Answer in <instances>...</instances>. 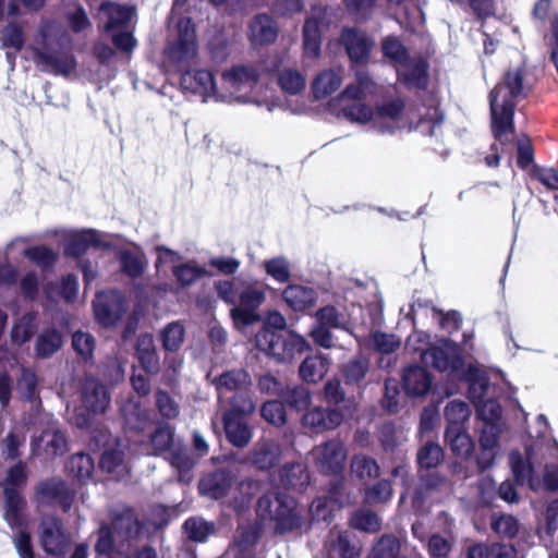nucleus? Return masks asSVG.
Here are the masks:
<instances>
[{"label": "nucleus", "instance_id": "12", "mask_svg": "<svg viewBox=\"0 0 558 558\" xmlns=\"http://www.w3.org/2000/svg\"><path fill=\"white\" fill-rule=\"evenodd\" d=\"M93 307L97 322L104 327L114 326L126 312L124 296L117 290L96 294Z\"/></svg>", "mask_w": 558, "mask_h": 558}, {"label": "nucleus", "instance_id": "62", "mask_svg": "<svg viewBox=\"0 0 558 558\" xmlns=\"http://www.w3.org/2000/svg\"><path fill=\"white\" fill-rule=\"evenodd\" d=\"M316 320L328 328H342L344 326L339 312L330 305L322 307L316 312Z\"/></svg>", "mask_w": 558, "mask_h": 558}, {"label": "nucleus", "instance_id": "28", "mask_svg": "<svg viewBox=\"0 0 558 558\" xmlns=\"http://www.w3.org/2000/svg\"><path fill=\"white\" fill-rule=\"evenodd\" d=\"M232 485V478L226 472H215L203 477L199 482V492L204 496L214 499L222 498L227 495Z\"/></svg>", "mask_w": 558, "mask_h": 558}, {"label": "nucleus", "instance_id": "43", "mask_svg": "<svg viewBox=\"0 0 558 558\" xmlns=\"http://www.w3.org/2000/svg\"><path fill=\"white\" fill-rule=\"evenodd\" d=\"M44 445L47 454L63 453L66 448V439L60 430L48 429L43 433L38 441L34 446L39 447Z\"/></svg>", "mask_w": 558, "mask_h": 558}, {"label": "nucleus", "instance_id": "7", "mask_svg": "<svg viewBox=\"0 0 558 558\" xmlns=\"http://www.w3.org/2000/svg\"><path fill=\"white\" fill-rule=\"evenodd\" d=\"M257 513L263 520L274 522L280 533L299 530L304 524L302 510L295 499L287 495H278L274 499L262 497L257 502Z\"/></svg>", "mask_w": 558, "mask_h": 558}, {"label": "nucleus", "instance_id": "24", "mask_svg": "<svg viewBox=\"0 0 558 558\" xmlns=\"http://www.w3.org/2000/svg\"><path fill=\"white\" fill-rule=\"evenodd\" d=\"M284 450L274 440L258 442L252 452L253 463L260 470L276 466L283 457Z\"/></svg>", "mask_w": 558, "mask_h": 558}, {"label": "nucleus", "instance_id": "3", "mask_svg": "<svg viewBox=\"0 0 558 558\" xmlns=\"http://www.w3.org/2000/svg\"><path fill=\"white\" fill-rule=\"evenodd\" d=\"M522 66L509 69L489 94L492 128L495 138L504 143V136L514 132L513 116L517 102L526 96Z\"/></svg>", "mask_w": 558, "mask_h": 558}, {"label": "nucleus", "instance_id": "21", "mask_svg": "<svg viewBox=\"0 0 558 558\" xmlns=\"http://www.w3.org/2000/svg\"><path fill=\"white\" fill-rule=\"evenodd\" d=\"M132 9L116 2H104L98 12L99 21L107 33L113 32L120 26L126 25L132 17Z\"/></svg>", "mask_w": 558, "mask_h": 558}, {"label": "nucleus", "instance_id": "33", "mask_svg": "<svg viewBox=\"0 0 558 558\" xmlns=\"http://www.w3.org/2000/svg\"><path fill=\"white\" fill-rule=\"evenodd\" d=\"M38 328V314L28 312L24 314L11 329V338L14 344L21 345L27 342Z\"/></svg>", "mask_w": 558, "mask_h": 558}, {"label": "nucleus", "instance_id": "20", "mask_svg": "<svg viewBox=\"0 0 558 558\" xmlns=\"http://www.w3.org/2000/svg\"><path fill=\"white\" fill-rule=\"evenodd\" d=\"M282 299L291 310L302 312L316 304L318 293L311 287L290 284L282 291Z\"/></svg>", "mask_w": 558, "mask_h": 558}, {"label": "nucleus", "instance_id": "45", "mask_svg": "<svg viewBox=\"0 0 558 558\" xmlns=\"http://www.w3.org/2000/svg\"><path fill=\"white\" fill-rule=\"evenodd\" d=\"M470 409L463 401L453 400L445 409V415L448 422L447 427H463V423L470 417Z\"/></svg>", "mask_w": 558, "mask_h": 558}, {"label": "nucleus", "instance_id": "25", "mask_svg": "<svg viewBox=\"0 0 558 558\" xmlns=\"http://www.w3.org/2000/svg\"><path fill=\"white\" fill-rule=\"evenodd\" d=\"M343 418L344 414L339 410H324L316 408L303 416V424L304 426L315 430H324L337 427Z\"/></svg>", "mask_w": 558, "mask_h": 558}, {"label": "nucleus", "instance_id": "44", "mask_svg": "<svg viewBox=\"0 0 558 558\" xmlns=\"http://www.w3.org/2000/svg\"><path fill=\"white\" fill-rule=\"evenodd\" d=\"M444 459V451L439 444L427 441L417 451V462L421 468H436Z\"/></svg>", "mask_w": 558, "mask_h": 558}, {"label": "nucleus", "instance_id": "30", "mask_svg": "<svg viewBox=\"0 0 558 558\" xmlns=\"http://www.w3.org/2000/svg\"><path fill=\"white\" fill-rule=\"evenodd\" d=\"M329 360L317 352L307 356L300 365L301 377L308 383L320 380L328 371Z\"/></svg>", "mask_w": 558, "mask_h": 558}, {"label": "nucleus", "instance_id": "56", "mask_svg": "<svg viewBox=\"0 0 558 558\" xmlns=\"http://www.w3.org/2000/svg\"><path fill=\"white\" fill-rule=\"evenodd\" d=\"M3 48H13L15 52L20 51L24 46V34L22 28L15 24L10 23L2 32L1 37Z\"/></svg>", "mask_w": 558, "mask_h": 558}, {"label": "nucleus", "instance_id": "36", "mask_svg": "<svg viewBox=\"0 0 558 558\" xmlns=\"http://www.w3.org/2000/svg\"><path fill=\"white\" fill-rule=\"evenodd\" d=\"M172 274L182 288L191 287L198 279L207 276V270L195 262H187L172 268Z\"/></svg>", "mask_w": 558, "mask_h": 558}, {"label": "nucleus", "instance_id": "2", "mask_svg": "<svg viewBox=\"0 0 558 558\" xmlns=\"http://www.w3.org/2000/svg\"><path fill=\"white\" fill-rule=\"evenodd\" d=\"M526 460L524 463L517 452L510 454L511 469L518 483H527L533 490L558 489V446L556 444H539L529 448Z\"/></svg>", "mask_w": 558, "mask_h": 558}, {"label": "nucleus", "instance_id": "16", "mask_svg": "<svg viewBox=\"0 0 558 558\" xmlns=\"http://www.w3.org/2000/svg\"><path fill=\"white\" fill-rule=\"evenodd\" d=\"M278 36V25L267 13H259L248 23L247 37L254 46L271 44Z\"/></svg>", "mask_w": 558, "mask_h": 558}, {"label": "nucleus", "instance_id": "27", "mask_svg": "<svg viewBox=\"0 0 558 558\" xmlns=\"http://www.w3.org/2000/svg\"><path fill=\"white\" fill-rule=\"evenodd\" d=\"M225 430L229 441L235 447H245L252 438V433L243 417L227 412L223 416Z\"/></svg>", "mask_w": 558, "mask_h": 558}, {"label": "nucleus", "instance_id": "18", "mask_svg": "<svg viewBox=\"0 0 558 558\" xmlns=\"http://www.w3.org/2000/svg\"><path fill=\"white\" fill-rule=\"evenodd\" d=\"M397 75L408 88L424 89L427 85V63L422 58H411L397 69Z\"/></svg>", "mask_w": 558, "mask_h": 558}, {"label": "nucleus", "instance_id": "51", "mask_svg": "<svg viewBox=\"0 0 558 558\" xmlns=\"http://www.w3.org/2000/svg\"><path fill=\"white\" fill-rule=\"evenodd\" d=\"M351 525L364 532H377L380 529V519L371 510H361L351 518Z\"/></svg>", "mask_w": 558, "mask_h": 558}, {"label": "nucleus", "instance_id": "14", "mask_svg": "<svg viewBox=\"0 0 558 558\" xmlns=\"http://www.w3.org/2000/svg\"><path fill=\"white\" fill-rule=\"evenodd\" d=\"M39 538L43 549L51 556H63L71 539L62 529L61 521L56 517H45L40 523Z\"/></svg>", "mask_w": 558, "mask_h": 558}, {"label": "nucleus", "instance_id": "41", "mask_svg": "<svg viewBox=\"0 0 558 558\" xmlns=\"http://www.w3.org/2000/svg\"><path fill=\"white\" fill-rule=\"evenodd\" d=\"M278 84L280 88L291 95H296L305 87V78L293 69H283L278 74Z\"/></svg>", "mask_w": 558, "mask_h": 558}, {"label": "nucleus", "instance_id": "19", "mask_svg": "<svg viewBox=\"0 0 558 558\" xmlns=\"http://www.w3.org/2000/svg\"><path fill=\"white\" fill-rule=\"evenodd\" d=\"M402 384L408 396L423 397L429 392L433 379L425 368L409 366L403 372Z\"/></svg>", "mask_w": 558, "mask_h": 558}, {"label": "nucleus", "instance_id": "13", "mask_svg": "<svg viewBox=\"0 0 558 558\" xmlns=\"http://www.w3.org/2000/svg\"><path fill=\"white\" fill-rule=\"evenodd\" d=\"M180 86L184 93L199 96L203 102L217 101V96L220 94L213 72L205 69L183 71Z\"/></svg>", "mask_w": 558, "mask_h": 558}, {"label": "nucleus", "instance_id": "55", "mask_svg": "<svg viewBox=\"0 0 558 558\" xmlns=\"http://www.w3.org/2000/svg\"><path fill=\"white\" fill-rule=\"evenodd\" d=\"M208 51L211 59L221 63L227 60L230 54L229 41L222 33H216L208 41Z\"/></svg>", "mask_w": 558, "mask_h": 558}, {"label": "nucleus", "instance_id": "58", "mask_svg": "<svg viewBox=\"0 0 558 558\" xmlns=\"http://www.w3.org/2000/svg\"><path fill=\"white\" fill-rule=\"evenodd\" d=\"M173 440V433L169 426H159L151 436L153 451L147 450L146 453H159L170 448Z\"/></svg>", "mask_w": 558, "mask_h": 558}, {"label": "nucleus", "instance_id": "64", "mask_svg": "<svg viewBox=\"0 0 558 558\" xmlns=\"http://www.w3.org/2000/svg\"><path fill=\"white\" fill-rule=\"evenodd\" d=\"M66 20L71 29L75 33L83 32L90 26L88 15L81 5L76 7L74 10L68 11Z\"/></svg>", "mask_w": 558, "mask_h": 558}, {"label": "nucleus", "instance_id": "42", "mask_svg": "<svg viewBox=\"0 0 558 558\" xmlns=\"http://www.w3.org/2000/svg\"><path fill=\"white\" fill-rule=\"evenodd\" d=\"M23 255L41 269L52 267L58 258V254L52 248L45 245L27 247L24 250Z\"/></svg>", "mask_w": 558, "mask_h": 558}, {"label": "nucleus", "instance_id": "38", "mask_svg": "<svg viewBox=\"0 0 558 558\" xmlns=\"http://www.w3.org/2000/svg\"><path fill=\"white\" fill-rule=\"evenodd\" d=\"M41 494L47 498L56 500L64 511L71 508L73 496L69 493L68 487L62 481H51L41 486Z\"/></svg>", "mask_w": 558, "mask_h": 558}, {"label": "nucleus", "instance_id": "52", "mask_svg": "<svg viewBox=\"0 0 558 558\" xmlns=\"http://www.w3.org/2000/svg\"><path fill=\"white\" fill-rule=\"evenodd\" d=\"M400 543L393 536H384L372 549L368 558H398Z\"/></svg>", "mask_w": 558, "mask_h": 558}, {"label": "nucleus", "instance_id": "34", "mask_svg": "<svg viewBox=\"0 0 558 558\" xmlns=\"http://www.w3.org/2000/svg\"><path fill=\"white\" fill-rule=\"evenodd\" d=\"M119 264L123 274L132 279L140 278L147 267L145 255L131 250H123L119 253Z\"/></svg>", "mask_w": 558, "mask_h": 558}, {"label": "nucleus", "instance_id": "23", "mask_svg": "<svg viewBox=\"0 0 558 558\" xmlns=\"http://www.w3.org/2000/svg\"><path fill=\"white\" fill-rule=\"evenodd\" d=\"M82 401L86 410L102 413L109 404V397L104 386L93 378H87L82 388Z\"/></svg>", "mask_w": 558, "mask_h": 558}, {"label": "nucleus", "instance_id": "31", "mask_svg": "<svg viewBox=\"0 0 558 558\" xmlns=\"http://www.w3.org/2000/svg\"><path fill=\"white\" fill-rule=\"evenodd\" d=\"M90 246H99L98 233L95 230H83L69 238L64 252L66 255L80 257Z\"/></svg>", "mask_w": 558, "mask_h": 558}, {"label": "nucleus", "instance_id": "1", "mask_svg": "<svg viewBox=\"0 0 558 558\" xmlns=\"http://www.w3.org/2000/svg\"><path fill=\"white\" fill-rule=\"evenodd\" d=\"M34 62L41 71L69 76L76 69L71 50V38L59 24L45 21L40 24L32 46Z\"/></svg>", "mask_w": 558, "mask_h": 558}, {"label": "nucleus", "instance_id": "6", "mask_svg": "<svg viewBox=\"0 0 558 558\" xmlns=\"http://www.w3.org/2000/svg\"><path fill=\"white\" fill-rule=\"evenodd\" d=\"M434 315L438 316L440 328L449 333V337L440 339V345H435L430 342V336L423 331H415L409 336L405 343V349H465L473 347L474 332L472 329L464 330L459 339V329L462 324V315L460 312L451 310L444 312L437 307H432Z\"/></svg>", "mask_w": 558, "mask_h": 558}, {"label": "nucleus", "instance_id": "49", "mask_svg": "<svg viewBox=\"0 0 558 558\" xmlns=\"http://www.w3.org/2000/svg\"><path fill=\"white\" fill-rule=\"evenodd\" d=\"M308 473L301 463L286 466L282 472V482L290 487L301 488L308 483Z\"/></svg>", "mask_w": 558, "mask_h": 558}, {"label": "nucleus", "instance_id": "61", "mask_svg": "<svg viewBox=\"0 0 558 558\" xmlns=\"http://www.w3.org/2000/svg\"><path fill=\"white\" fill-rule=\"evenodd\" d=\"M62 344V333L57 328L52 327L39 333L35 349H61Z\"/></svg>", "mask_w": 558, "mask_h": 558}, {"label": "nucleus", "instance_id": "37", "mask_svg": "<svg viewBox=\"0 0 558 558\" xmlns=\"http://www.w3.org/2000/svg\"><path fill=\"white\" fill-rule=\"evenodd\" d=\"M384 57L387 58L396 70L411 59L408 49L396 37H386L381 43Z\"/></svg>", "mask_w": 558, "mask_h": 558}, {"label": "nucleus", "instance_id": "63", "mask_svg": "<svg viewBox=\"0 0 558 558\" xmlns=\"http://www.w3.org/2000/svg\"><path fill=\"white\" fill-rule=\"evenodd\" d=\"M263 417L274 424L281 425L286 422V412L283 404L279 401H268L262 408Z\"/></svg>", "mask_w": 558, "mask_h": 558}, {"label": "nucleus", "instance_id": "50", "mask_svg": "<svg viewBox=\"0 0 558 558\" xmlns=\"http://www.w3.org/2000/svg\"><path fill=\"white\" fill-rule=\"evenodd\" d=\"M352 473L360 480L372 478L378 475V465L374 459L356 456L351 463Z\"/></svg>", "mask_w": 558, "mask_h": 558}, {"label": "nucleus", "instance_id": "9", "mask_svg": "<svg viewBox=\"0 0 558 558\" xmlns=\"http://www.w3.org/2000/svg\"><path fill=\"white\" fill-rule=\"evenodd\" d=\"M266 301V288L257 281L243 284L238 291V302L231 307L230 316L238 329L260 320L258 308Z\"/></svg>", "mask_w": 558, "mask_h": 558}, {"label": "nucleus", "instance_id": "60", "mask_svg": "<svg viewBox=\"0 0 558 558\" xmlns=\"http://www.w3.org/2000/svg\"><path fill=\"white\" fill-rule=\"evenodd\" d=\"M250 383V376L244 371H233L221 375L217 381L218 390L236 389Z\"/></svg>", "mask_w": 558, "mask_h": 558}, {"label": "nucleus", "instance_id": "10", "mask_svg": "<svg viewBox=\"0 0 558 558\" xmlns=\"http://www.w3.org/2000/svg\"><path fill=\"white\" fill-rule=\"evenodd\" d=\"M177 26L178 39L168 47L167 57L178 69L183 70L196 58V35L190 17L180 19Z\"/></svg>", "mask_w": 558, "mask_h": 558}, {"label": "nucleus", "instance_id": "48", "mask_svg": "<svg viewBox=\"0 0 558 558\" xmlns=\"http://www.w3.org/2000/svg\"><path fill=\"white\" fill-rule=\"evenodd\" d=\"M187 536L195 542H204L214 533V525L203 519H189L184 523Z\"/></svg>", "mask_w": 558, "mask_h": 558}, {"label": "nucleus", "instance_id": "15", "mask_svg": "<svg viewBox=\"0 0 558 558\" xmlns=\"http://www.w3.org/2000/svg\"><path fill=\"white\" fill-rule=\"evenodd\" d=\"M404 109V101L395 98L385 101L373 112V126L380 134H393L401 128L400 117Z\"/></svg>", "mask_w": 558, "mask_h": 558}, {"label": "nucleus", "instance_id": "47", "mask_svg": "<svg viewBox=\"0 0 558 558\" xmlns=\"http://www.w3.org/2000/svg\"><path fill=\"white\" fill-rule=\"evenodd\" d=\"M505 430V423L485 424L480 436L481 449H499V437Z\"/></svg>", "mask_w": 558, "mask_h": 558}, {"label": "nucleus", "instance_id": "46", "mask_svg": "<svg viewBox=\"0 0 558 558\" xmlns=\"http://www.w3.org/2000/svg\"><path fill=\"white\" fill-rule=\"evenodd\" d=\"M264 268L268 276L280 283H284L290 280V264L283 256H277L265 260Z\"/></svg>", "mask_w": 558, "mask_h": 558}, {"label": "nucleus", "instance_id": "53", "mask_svg": "<svg viewBox=\"0 0 558 558\" xmlns=\"http://www.w3.org/2000/svg\"><path fill=\"white\" fill-rule=\"evenodd\" d=\"M70 472L80 480H85L90 476L94 471L93 459L84 453L73 456L68 464Z\"/></svg>", "mask_w": 558, "mask_h": 558}, {"label": "nucleus", "instance_id": "29", "mask_svg": "<svg viewBox=\"0 0 558 558\" xmlns=\"http://www.w3.org/2000/svg\"><path fill=\"white\" fill-rule=\"evenodd\" d=\"M446 442L457 457L463 459H468L474 450V442L463 427H447Z\"/></svg>", "mask_w": 558, "mask_h": 558}, {"label": "nucleus", "instance_id": "54", "mask_svg": "<svg viewBox=\"0 0 558 558\" xmlns=\"http://www.w3.org/2000/svg\"><path fill=\"white\" fill-rule=\"evenodd\" d=\"M183 327L178 322L168 324L160 331L162 349H179L183 341Z\"/></svg>", "mask_w": 558, "mask_h": 558}, {"label": "nucleus", "instance_id": "11", "mask_svg": "<svg viewBox=\"0 0 558 558\" xmlns=\"http://www.w3.org/2000/svg\"><path fill=\"white\" fill-rule=\"evenodd\" d=\"M310 459L322 473L337 474L344 466L347 449L339 439H331L313 448Z\"/></svg>", "mask_w": 558, "mask_h": 558}, {"label": "nucleus", "instance_id": "22", "mask_svg": "<svg viewBox=\"0 0 558 558\" xmlns=\"http://www.w3.org/2000/svg\"><path fill=\"white\" fill-rule=\"evenodd\" d=\"M322 10H313L303 26V48L307 57L315 58L320 52Z\"/></svg>", "mask_w": 558, "mask_h": 558}, {"label": "nucleus", "instance_id": "5", "mask_svg": "<svg viewBox=\"0 0 558 558\" xmlns=\"http://www.w3.org/2000/svg\"><path fill=\"white\" fill-rule=\"evenodd\" d=\"M423 360H430L439 372L465 379L469 383V393L474 404L481 403L488 388L486 372L469 363L465 365L461 351H424Z\"/></svg>", "mask_w": 558, "mask_h": 558}, {"label": "nucleus", "instance_id": "4", "mask_svg": "<svg viewBox=\"0 0 558 558\" xmlns=\"http://www.w3.org/2000/svg\"><path fill=\"white\" fill-rule=\"evenodd\" d=\"M259 77L258 69L253 65H232L221 75L222 89L217 96V102L255 105L266 107L271 112L276 105L262 95Z\"/></svg>", "mask_w": 558, "mask_h": 558}, {"label": "nucleus", "instance_id": "8", "mask_svg": "<svg viewBox=\"0 0 558 558\" xmlns=\"http://www.w3.org/2000/svg\"><path fill=\"white\" fill-rule=\"evenodd\" d=\"M287 320L278 311H269L262 329L255 336V349H311L306 340L286 330Z\"/></svg>", "mask_w": 558, "mask_h": 558}, {"label": "nucleus", "instance_id": "35", "mask_svg": "<svg viewBox=\"0 0 558 558\" xmlns=\"http://www.w3.org/2000/svg\"><path fill=\"white\" fill-rule=\"evenodd\" d=\"M538 534L546 547L553 546L558 539V499L548 505L545 524L538 527Z\"/></svg>", "mask_w": 558, "mask_h": 558}, {"label": "nucleus", "instance_id": "32", "mask_svg": "<svg viewBox=\"0 0 558 558\" xmlns=\"http://www.w3.org/2000/svg\"><path fill=\"white\" fill-rule=\"evenodd\" d=\"M342 83L340 71L326 70L319 73L313 82L312 89L315 99H323L336 92Z\"/></svg>", "mask_w": 558, "mask_h": 558}, {"label": "nucleus", "instance_id": "40", "mask_svg": "<svg viewBox=\"0 0 558 558\" xmlns=\"http://www.w3.org/2000/svg\"><path fill=\"white\" fill-rule=\"evenodd\" d=\"M341 116L351 122L365 124L372 122L373 110L362 100L352 101L342 105Z\"/></svg>", "mask_w": 558, "mask_h": 558}, {"label": "nucleus", "instance_id": "39", "mask_svg": "<svg viewBox=\"0 0 558 558\" xmlns=\"http://www.w3.org/2000/svg\"><path fill=\"white\" fill-rule=\"evenodd\" d=\"M100 468L117 478H122L129 473L128 465L124 463L123 453L120 450H107L100 459Z\"/></svg>", "mask_w": 558, "mask_h": 558}, {"label": "nucleus", "instance_id": "57", "mask_svg": "<svg viewBox=\"0 0 558 558\" xmlns=\"http://www.w3.org/2000/svg\"><path fill=\"white\" fill-rule=\"evenodd\" d=\"M477 409L478 417L485 424L504 423L501 420V408L495 400H486L474 404Z\"/></svg>", "mask_w": 558, "mask_h": 558}, {"label": "nucleus", "instance_id": "17", "mask_svg": "<svg viewBox=\"0 0 558 558\" xmlns=\"http://www.w3.org/2000/svg\"><path fill=\"white\" fill-rule=\"evenodd\" d=\"M341 39L353 63L357 64L367 61L373 43L365 33L354 28H344Z\"/></svg>", "mask_w": 558, "mask_h": 558}, {"label": "nucleus", "instance_id": "26", "mask_svg": "<svg viewBox=\"0 0 558 558\" xmlns=\"http://www.w3.org/2000/svg\"><path fill=\"white\" fill-rule=\"evenodd\" d=\"M4 520L11 527H22L25 519L23 511L25 509V500L19 490L11 487H4Z\"/></svg>", "mask_w": 558, "mask_h": 558}, {"label": "nucleus", "instance_id": "59", "mask_svg": "<svg viewBox=\"0 0 558 558\" xmlns=\"http://www.w3.org/2000/svg\"><path fill=\"white\" fill-rule=\"evenodd\" d=\"M282 398L291 408L298 411L306 409L311 402L310 391L304 387L288 389L282 392Z\"/></svg>", "mask_w": 558, "mask_h": 558}]
</instances>
